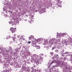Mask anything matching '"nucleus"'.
Instances as JSON below:
<instances>
[{
	"label": "nucleus",
	"instance_id": "obj_1",
	"mask_svg": "<svg viewBox=\"0 0 72 72\" xmlns=\"http://www.w3.org/2000/svg\"><path fill=\"white\" fill-rule=\"evenodd\" d=\"M43 60V58L42 57H40L38 59V60H35V63L37 64H38L39 63H41Z\"/></svg>",
	"mask_w": 72,
	"mask_h": 72
},
{
	"label": "nucleus",
	"instance_id": "obj_2",
	"mask_svg": "<svg viewBox=\"0 0 72 72\" xmlns=\"http://www.w3.org/2000/svg\"><path fill=\"white\" fill-rule=\"evenodd\" d=\"M37 43H38V42H37L36 40H35L32 42V46H33V47H36L37 46V45H36Z\"/></svg>",
	"mask_w": 72,
	"mask_h": 72
},
{
	"label": "nucleus",
	"instance_id": "obj_3",
	"mask_svg": "<svg viewBox=\"0 0 72 72\" xmlns=\"http://www.w3.org/2000/svg\"><path fill=\"white\" fill-rule=\"evenodd\" d=\"M15 29H16V28L12 27L11 28L10 30L11 31L12 33H13L14 32H15Z\"/></svg>",
	"mask_w": 72,
	"mask_h": 72
},
{
	"label": "nucleus",
	"instance_id": "obj_4",
	"mask_svg": "<svg viewBox=\"0 0 72 72\" xmlns=\"http://www.w3.org/2000/svg\"><path fill=\"white\" fill-rule=\"evenodd\" d=\"M60 42V40L59 39H57V40H56L55 41H54V42L55 43H59V42Z\"/></svg>",
	"mask_w": 72,
	"mask_h": 72
},
{
	"label": "nucleus",
	"instance_id": "obj_5",
	"mask_svg": "<svg viewBox=\"0 0 72 72\" xmlns=\"http://www.w3.org/2000/svg\"><path fill=\"white\" fill-rule=\"evenodd\" d=\"M9 49H10V51L9 50V52L10 53H12V48L11 47H10Z\"/></svg>",
	"mask_w": 72,
	"mask_h": 72
},
{
	"label": "nucleus",
	"instance_id": "obj_6",
	"mask_svg": "<svg viewBox=\"0 0 72 72\" xmlns=\"http://www.w3.org/2000/svg\"><path fill=\"white\" fill-rule=\"evenodd\" d=\"M72 39L70 37L69 38V39L68 40V42H72Z\"/></svg>",
	"mask_w": 72,
	"mask_h": 72
},
{
	"label": "nucleus",
	"instance_id": "obj_7",
	"mask_svg": "<svg viewBox=\"0 0 72 72\" xmlns=\"http://www.w3.org/2000/svg\"><path fill=\"white\" fill-rule=\"evenodd\" d=\"M12 39H13L14 41H16V37H12Z\"/></svg>",
	"mask_w": 72,
	"mask_h": 72
},
{
	"label": "nucleus",
	"instance_id": "obj_8",
	"mask_svg": "<svg viewBox=\"0 0 72 72\" xmlns=\"http://www.w3.org/2000/svg\"><path fill=\"white\" fill-rule=\"evenodd\" d=\"M35 48H37V49H40V46L37 45Z\"/></svg>",
	"mask_w": 72,
	"mask_h": 72
},
{
	"label": "nucleus",
	"instance_id": "obj_9",
	"mask_svg": "<svg viewBox=\"0 0 72 72\" xmlns=\"http://www.w3.org/2000/svg\"><path fill=\"white\" fill-rule=\"evenodd\" d=\"M58 55H55L54 56V57L55 58H58Z\"/></svg>",
	"mask_w": 72,
	"mask_h": 72
},
{
	"label": "nucleus",
	"instance_id": "obj_10",
	"mask_svg": "<svg viewBox=\"0 0 72 72\" xmlns=\"http://www.w3.org/2000/svg\"><path fill=\"white\" fill-rule=\"evenodd\" d=\"M63 43H64H64H65L66 44H66H67V41H66V40H65L63 42Z\"/></svg>",
	"mask_w": 72,
	"mask_h": 72
},
{
	"label": "nucleus",
	"instance_id": "obj_11",
	"mask_svg": "<svg viewBox=\"0 0 72 72\" xmlns=\"http://www.w3.org/2000/svg\"><path fill=\"white\" fill-rule=\"evenodd\" d=\"M23 39V36H21V37L20 38L19 40H22V39Z\"/></svg>",
	"mask_w": 72,
	"mask_h": 72
},
{
	"label": "nucleus",
	"instance_id": "obj_12",
	"mask_svg": "<svg viewBox=\"0 0 72 72\" xmlns=\"http://www.w3.org/2000/svg\"><path fill=\"white\" fill-rule=\"evenodd\" d=\"M54 63V61H52L50 64V66H50L51 65V64H53V63Z\"/></svg>",
	"mask_w": 72,
	"mask_h": 72
},
{
	"label": "nucleus",
	"instance_id": "obj_13",
	"mask_svg": "<svg viewBox=\"0 0 72 72\" xmlns=\"http://www.w3.org/2000/svg\"><path fill=\"white\" fill-rule=\"evenodd\" d=\"M50 54L51 55H53L54 54V53H53V52H51Z\"/></svg>",
	"mask_w": 72,
	"mask_h": 72
},
{
	"label": "nucleus",
	"instance_id": "obj_14",
	"mask_svg": "<svg viewBox=\"0 0 72 72\" xmlns=\"http://www.w3.org/2000/svg\"><path fill=\"white\" fill-rule=\"evenodd\" d=\"M55 48V47H52V50H54Z\"/></svg>",
	"mask_w": 72,
	"mask_h": 72
},
{
	"label": "nucleus",
	"instance_id": "obj_15",
	"mask_svg": "<svg viewBox=\"0 0 72 72\" xmlns=\"http://www.w3.org/2000/svg\"><path fill=\"white\" fill-rule=\"evenodd\" d=\"M49 6H51V3H50L48 4Z\"/></svg>",
	"mask_w": 72,
	"mask_h": 72
},
{
	"label": "nucleus",
	"instance_id": "obj_16",
	"mask_svg": "<svg viewBox=\"0 0 72 72\" xmlns=\"http://www.w3.org/2000/svg\"><path fill=\"white\" fill-rule=\"evenodd\" d=\"M29 38L30 40H32V38H31V37H29Z\"/></svg>",
	"mask_w": 72,
	"mask_h": 72
},
{
	"label": "nucleus",
	"instance_id": "obj_17",
	"mask_svg": "<svg viewBox=\"0 0 72 72\" xmlns=\"http://www.w3.org/2000/svg\"><path fill=\"white\" fill-rule=\"evenodd\" d=\"M30 37H31L32 39H33L34 38L33 36V35H31Z\"/></svg>",
	"mask_w": 72,
	"mask_h": 72
},
{
	"label": "nucleus",
	"instance_id": "obj_18",
	"mask_svg": "<svg viewBox=\"0 0 72 72\" xmlns=\"http://www.w3.org/2000/svg\"><path fill=\"white\" fill-rule=\"evenodd\" d=\"M35 58V57H33V59H34V60H35V59H36V60H37V58H36V57H35V58Z\"/></svg>",
	"mask_w": 72,
	"mask_h": 72
},
{
	"label": "nucleus",
	"instance_id": "obj_19",
	"mask_svg": "<svg viewBox=\"0 0 72 72\" xmlns=\"http://www.w3.org/2000/svg\"><path fill=\"white\" fill-rule=\"evenodd\" d=\"M9 38H10V36H8L7 37V39H9Z\"/></svg>",
	"mask_w": 72,
	"mask_h": 72
},
{
	"label": "nucleus",
	"instance_id": "obj_20",
	"mask_svg": "<svg viewBox=\"0 0 72 72\" xmlns=\"http://www.w3.org/2000/svg\"><path fill=\"white\" fill-rule=\"evenodd\" d=\"M37 41H40V39H38L37 40Z\"/></svg>",
	"mask_w": 72,
	"mask_h": 72
},
{
	"label": "nucleus",
	"instance_id": "obj_21",
	"mask_svg": "<svg viewBox=\"0 0 72 72\" xmlns=\"http://www.w3.org/2000/svg\"><path fill=\"white\" fill-rule=\"evenodd\" d=\"M19 37H20V35H18L17 36V38H19Z\"/></svg>",
	"mask_w": 72,
	"mask_h": 72
},
{
	"label": "nucleus",
	"instance_id": "obj_22",
	"mask_svg": "<svg viewBox=\"0 0 72 72\" xmlns=\"http://www.w3.org/2000/svg\"><path fill=\"white\" fill-rule=\"evenodd\" d=\"M57 2L59 3L60 2V0H57Z\"/></svg>",
	"mask_w": 72,
	"mask_h": 72
},
{
	"label": "nucleus",
	"instance_id": "obj_23",
	"mask_svg": "<svg viewBox=\"0 0 72 72\" xmlns=\"http://www.w3.org/2000/svg\"><path fill=\"white\" fill-rule=\"evenodd\" d=\"M65 35L66 34L65 33H63L62 34V35Z\"/></svg>",
	"mask_w": 72,
	"mask_h": 72
},
{
	"label": "nucleus",
	"instance_id": "obj_24",
	"mask_svg": "<svg viewBox=\"0 0 72 72\" xmlns=\"http://www.w3.org/2000/svg\"><path fill=\"white\" fill-rule=\"evenodd\" d=\"M28 44H30L31 43V41H29L28 42Z\"/></svg>",
	"mask_w": 72,
	"mask_h": 72
},
{
	"label": "nucleus",
	"instance_id": "obj_25",
	"mask_svg": "<svg viewBox=\"0 0 72 72\" xmlns=\"http://www.w3.org/2000/svg\"><path fill=\"white\" fill-rule=\"evenodd\" d=\"M62 53H63L64 52V50H62V51H61Z\"/></svg>",
	"mask_w": 72,
	"mask_h": 72
},
{
	"label": "nucleus",
	"instance_id": "obj_26",
	"mask_svg": "<svg viewBox=\"0 0 72 72\" xmlns=\"http://www.w3.org/2000/svg\"><path fill=\"white\" fill-rule=\"evenodd\" d=\"M12 22H9V24H12Z\"/></svg>",
	"mask_w": 72,
	"mask_h": 72
},
{
	"label": "nucleus",
	"instance_id": "obj_27",
	"mask_svg": "<svg viewBox=\"0 0 72 72\" xmlns=\"http://www.w3.org/2000/svg\"><path fill=\"white\" fill-rule=\"evenodd\" d=\"M26 17H28V15H26Z\"/></svg>",
	"mask_w": 72,
	"mask_h": 72
},
{
	"label": "nucleus",
	"instance_id": "obj_28",
	"mask_svg": "<svg viewBox=\"0 0 72 72\" xmlns=\"http://www.w3.org/2000/svg\"><path fill=\"white\" fill-rule=\"evenodd\" d=\"M38 72H40V70H39Z\"/></svg>",
	"mask_w": 72,
	"mask_h": 72
},
{
	"label": "nucleus",
	"instance_id": "obj_29",
	"mask_svg": "<svg viewBox=\"0 0 72 72\" xmlns=\"http://www.w3.org/2000/svg\"><path fill=\"white\" fill-rule=\"evenodd\" d=\"M56 51V50L57 51H58V50H55Z\"/></svg>",
	"mask_w": 72,
	"mask_h": 72
},
{
	"label": "nucleus",
	"instance_id": "obj_30",
	"mask_svg": "<svg viewBox=\"0 0 72 72\" xmlns=\"http://www.w3.org/2000/svg\"><path fill=\"white\" fill-rule=\"evenodd\" d=\"M12 25H14V24H12Z\"/></svg>",
	"mask_w": 72,
	"mask_h": 72
},
{
	"label": "nucleus",
	"instance_id": "obj_31",
	"mask_svg": "<svg viewBox=\"0 0 72 72\" xmlns=\"http://www.w3.org/2000/svg\"><path fill=\"white\" fill-rule=\"evenodd\" d=\"M37 71H39V70L38 69L37 70Z\"/></svg>",
	"mask_w": 72,
	"mask_h": 72
},
{
	"label": "nucleus",
	"instance_id": "obj_32",
	"mask_svg": "<svg viewBox=\"0 0 72 72\" xmlns=\"http://www.w3.org/2000/svg\"><path fill=\"white\" fill-rule=\"evenodd\" d=\"M23 40H24V38L23 39Z\"/></svg>",
	"mask_w": 72,
	"mask_h": 72
},
{
	"label": "nucleus",
	"instance_id": "obj_33",
	"mask_svg": "<svg viewBox=\"0 0 72 72\" xmlns=\"http://www.w3.org/2000/svg\"><path fill=\"white\" fill-rule=\"evenodd\" d=\"M14 36H16V35H14Z\"/></svg>",
	"mask_w": 72,
	"mask_h": 72
},
{
	"label": "nucleus",
	"instance_id": "obj_34",
	"mask_svg": "<svg viewBox=\"0 0 72 72\" xmlns=\"http://www.w3.org/2000/svg\"><path fill=\"white\" fill-rule=\"evenodd\" d=\"M11 13H12V11H11Z\"/></svg>",
	"mask_w": 72,
	"mask_h": 72
},
{
	"label": "nucleus",
	"instance_id": "obj_35",
	"mask_svg": "<svg viewBox=\"0 0 72 72\" xmlns=\"http://www.w3.org/2000/svg\"><path fill=\"white\" fill-rule=\"evenodd\" d=\"M7 51H6V52H7Z\"/></svg>",
	"mask_w": 72,
	"mask_h": 72
},
{
	"label": "nucleus",
	"instance_id": "obj_36",
	"mask_svg": "<svg viewBox=\"0 0 72 72\" xmlns=\"http://www.w3.org/2000/svg\"><path fill=\"white\" fill-rule=\"evenodd\" d=\"M53 67H54V66H53V67H52V68H53Z\"/></svg>",
	"mask_w": 72,
	"mask_h": 72
},
{
	"label": "nucleus",
	"instance_id": "obj_37",
	"mask_svg": "<svg viewBox=\"0 0 72 72\" xmlns=\"http://www.w3.org/2000/svg\"><path fill=\"white\" fill-rule=\"evenodd\" d=\"M6 39H7V38H6Z\"/></svg>",
	"mask_w": 72,
	"mask_h": 72
}]
</instances>
